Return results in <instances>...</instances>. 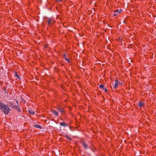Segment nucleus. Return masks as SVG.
<instances>
[{
	"mask_svg": "<svg viewBox=\"0 0 156 156\" xmlns=\"http://www.w3.org/2000/svg\"><path fill=\"white\" fill-rule=\"evenodd\" d=\"M51 20L50 19L48 20V25H50L51 23Z\"/></svg>",
	"mask_w": 156,
	"mask_h": 156,
	"instance_id": "obj_14",
	"label": "nucleus"
},
{
	"mask_svg": "<svg viewBox=\"0 0 156 156\" xmlns=\"http://www.w3.org/2000/svg\"><path fill=\"white\" fill-rule=\"evenodd\" d=\"M8 106H9L11 107H13V106H14V105L11 102H8L7 105H6Z\"/></svg>",
	"mask_w": 156,
	"mask_h": 156,
	"instance_id": "obj_4",
	"label": "nucleus"
},
{
	"mask_svg": "<svg viewBox=\"0 0 156 156\" xmlns=\"http://www.w3.org/2000/svg\"><path fill=\"white\" fill-rule=\"evenodd\" d=\"M83 146L85 148V149H87L88 148V147H87V145L85 143H83Z\"/></svg>",
	"mask_w": 156,
	"mask_h": 156,
	"instance_id": "obj_8",
	"label": "nucleus"
},
{
	"mask_svg": "<svg viewBox=\"0 0 156 156\" xmlns=\"http://www.w3.org/2000/svg\"><path fill=\"white\" fill-rule=\"evenodd\" d=\"M61 1H62V0H57V2H58V1L61 2Z\"/></svg>",
	"mask_w": 156,
	"mask_h": 156,
	"instance_id": "obj_20",
	"label": "nucleus"
},
{
	"mask_svg": "<svg viewBox=\"0 0 156 156\" xmlns=\"http://www.w3.org/2000/svg\"><path fill=\"white\" fill-rule=\"evenodd\" d=\"M118 81L117 80H115V85L113 86V87L114 89H116L118 87Z\"/></svg>",
	"mask_w": 156,
	"mask_h": 156,
	"instance_id": "obj_2",
	"label": "nucleus"
},
{
	"mask_svg": "<svg viewBox=\"0 0 156 156\" xmlns=\"http://www.w3.org/2000/svg\"><path fill=\"white\" fill-rule=\"evenodd\" d=\"M99 87L100 88H102L103 89H104V86L102 84H100V85H99Z\"/></svg>",
	"mask_w": 156,
	"mask_h": 156,
	"instance_id": "obj_13",
	"label": "nucleus"
},
{
	"mask_svg": "<svg viewBox=\"0 0 156 156\" xmlns=\"http://www.w3.org/2000/svg\"><path fill=\"white\" fill-rule=\"evenodd\" d=\"M144 103H143L141 102H140L138 103V105H139V106L140 107H142L143 106V105H144Z\"/></svg>",
	"mask_w": 156,
	"mask_h": 156,
	"instance_id": "obj_9",
	"label": "nucleus"
},
{
	"mask_svg": "<svg viewBox=\"0 0 156 156\" xmlns=\"http://www.w3.org/2000/svg\"><path fill=\"white\" fill-rule=\"evenodd\" d=\"M103 90H104V91L105 92H106L107 91V89L106 88H105V89L104 88V89Z\"/></svg>",
	"mask_w": 156,
	"mask_h": 156,
	"instance_id": "obj_19",
	"label": "nucleus"
},
{
	"mask_svg": "<svg viewBox=\"0 0 156 156\" xmlns=\"http://www.w3.org/2000/svg\"><path fill=\"white\" fill-rule=\"evenodd\" d=\"M122 11V10L121 9H120V10H119V9H117L115 10L114 11V12L115 13H118L119 14L120 12Z\"/></svg>",
	"mask_w": 156,
	"mask_h": 156,
	"instance_id": "obj_3",
	"label": "nucleus"
},
{
	"mask_svg": "<svg viewBox=\"0 0 156 156\" xmlns=\"http://www.w3.org/2000/svg\"><path fill=\"white\" fill-rule=\"evenodd\" d=\"M58 109L59 111L62 113L64 112V110L63 109H61L58 108Z\"/></svg>",
	"mask_w": 156,
	"mask_h": 156,
	"instance_id": "obj_11",
	"label": "nucleus"
},
{
	"mask_svg": "<svg viewBox=\"0 0 156 156\" xmlns=\"http://www.w3.org/2000/svg\"><path fill=\"white\" fill-rule=\"evenodd\" d=\"M60 125L61 126H67L66 124L65 123L60 122Z\"/></svg>",
	"mask_w": 156,
	"mask_h": 156,
	"instance_id": "obj_10",
	"label": "nucleus"
},
{
	"mask_svg": "<svg viewBox=\"0 0 156 156\" xmlns=\"http://www.w3.org/2000/svg\"><path fill=\"white\" fill-rule=\"evenodd\" d=\"M16 74V77H18V78H19V75H18L16 74H16Z\"/></svg>",
	"mask_w": 156,
	"mask_h": 156,
	"instance_id": "obj_17",
	"label": "nucleus"
},
{
	"mask_svg": "<svg viewBox=\"0 0 156 156\" xmlns=\"http://www.w3.org/2000/svg\"><path fill=\"white\" fill-rule=\"evenodd\" d=\"M117 15H118V13H115L113 15H114V16H116Z\"/></svg>",
	"mask_w": 156,
	"mask_h": 156,
	"instance_id": "obj_18",
	"label": "nucleus"
},
{
	"mask_svg": "<svg viewBox=\"0 0 156 156\" xmlns=\"http://www.w3.org/2000/svg\"><path fill=\"white\" fill-rule=\"evenodd\" d=\"M65 59L66 61H68L69 62H70V61L68 58H65Z\"/></svg>",
	"mask_w": 156,
	"mask_h": 156,
	"instance_id": "obj_16",
	"label": "nucleus"
},
{
	"mask_svg": "<svg viewBox=\"0 0 156 156\" xmlns=\"http://www.w3.org/2000/svg\"><path fill=\"white\" fill-rule=\"evenodd\" d=\"M44 47H45V48H47V45H45V46H44Z\"/></svg>",
	"mask_w": 156,
	"mask_h": 156,
	"instance_id": "obj_21",
	"label": "nucleus"
},
{
	"mask_svg": "<svg viewBox=\"0 0 156 156\" xmlns=\"http://www.w3.org/2000/svg\"><path fill=\"white\" fill-rule=\"evenodd\" d=\"M0 109L5 115H7L11 110L8 105L5 104L1 101H0Z\"/></svg>",
	"mask_w": 156,
	"mask_h": 156,
	"instance_id": "obj_1",
	"label": "nucleus"
},
{
	"mask_svg": "<svg viewBox=\"0 0 156 156\" xmlns=\"http://www.w3.org/2000/svg\"><path fill=\"white\" fill-rule=\"evenodd\" d=\"M34 126L37 128H40V129L41 128V127L40 126L38 125H35Z\"/></svg>",
	"mask_w": 156,
	"mask_h": 156,
	"instance_id": "obj_12",
	"label": "nucleus"
},
{
	"mask_svg": "<svg viewBox=\"0 0 156 156\" xmlns=\"http://www.w3.org/2000/svg\"><path fill=\"white\" fill-rule=\"evenodd\" d=\"M13 108H15L16 109L18 110L19 112L20 111V110H19V107H18L17 106L14 105V106H13Z\"/></svg>",
	"mask_w": 156,
	"mask_h": 156,
	"instance_id": "obj_5",
	"label": "nucleus"
},
{
	"mask_svg": "<svg viewBox=\"0 0 156 156\" xmlns=\"http://www.w3.org/2000/svg\"><path fill=\"white\" fill-rule=\"evenodd\" d=\"M52 113L53 114H54L56 116L58 115V112L55 110L53 111H52Z\"/></svg>",
	"mask_w": 156,
	"mask_h": 156,
	"instance_id": "obj_7",
	"label": "nucleus"
},
{
	"mask_svg": "<svg viewBox=\"0 0 156 156\" xmlns=\"http://www.w3.org/2000/svg\"><path fill=\"white\" fill-rule=\"evenodd\" d=\"M66 136L67 138L69 140H71V139H70V138L67 135H66Z\"/></svg>",
	"mask_w": 156,
	"mask_h": 156,
	"instance_id": "obj_15",
	"label": "nucleus"
},
{
	"mask_svg": "<svg viewBox=\"0 0 156 156\" xmlns=\"http://www.w3.org/2000/svg\"><path fill=\"white\" fill-rule=\"evenodd\" d=\"M28 112L30 114H32V115H34L35 113V112H34V111H33V110H28Z\"/></svg>",
	"mask_w": 156,
	"mask_h": 156,
	"instance_id": "obj_6",
	"label": "nucleus"
}]
</instances>
